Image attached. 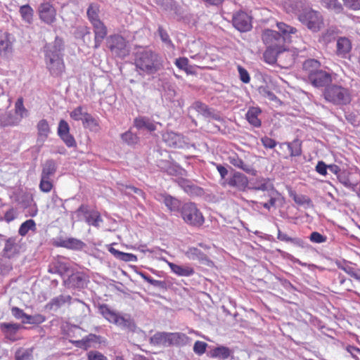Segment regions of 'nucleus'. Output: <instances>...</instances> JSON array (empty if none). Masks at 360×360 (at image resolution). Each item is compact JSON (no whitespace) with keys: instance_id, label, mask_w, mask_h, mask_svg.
Instances as JSON below:
<instances>
[{"instance_id":"f257e3e1","label":"nucleus","mask_w":360,"mask_h":360,"mask_svg":"<svg viewBox=\"0 0 360 360\" xmlns=\"http://www.w3.org/2000/svg\"><path fill=\"white\" fill-rule=\"evenodd\" d=\"M64 49L63 41L59 37L44 46V59L46 68L52 76H60L65 69L62 51Z\"/></svg>"},{"instance_id":"f03ea898","label":"nucleus","mask_w":360,"mask_h":360,"mask_svg":"<svg viewBox=\"0 0 360 360\" xmlns=\"http://www.w3.org/2000/svg\"><path fill=\"white\" fill-rule=\"evenodd\" d=\"M134 64L147 75L155 74L164 68L162 57L146 47H140L134 53Z\"/></svg>"},{"instance_id":"7ed1b4c3","label":"nucleus","mask_w":360,"mask_h":360,"mask_svg":"<svg viewBox=\"0 0 360 360\" xmlns=\"http://www.w3.org/2000/svg\"><path fill=\"white\" fill-rule=\"evenodd\" d=\"M276 27L278 32L269 29L264 30L262 41L266 46L287 50L285 44L291 42L292 34H295L297 30L283 22H278Z\"/></svg>"},{"instance_id":"20e7f679","label":"nucleus","mask_w":360,"mask_h":360,"mask_svg":"<svg viewBox=\"0 0 360 360\" xmlns=\"http://www.w3.org/2000/svg\"><path fill=\"white\" fill-rule=\"evenodd\" d=\"M323 96L327 102L335 105H346L352 101L349 89L335 84L326 86Z\"/></svg>"},{"instance_id":"39448f33","label":"nucleus","mask_w":360,"mask_h":360,"mask_svg":"<svg viewBox=\"0 0 360 360\" xmlns=\"http://www.w3.org/2000/svg\"><path fill=\"white\" fill-rule=\"evenodd\" d=\"M99 312L110 323H114L122 329L134 331L136 326L129 315L121 316L111 310L107 304L100 305Z\"/></svg>"},{"instance_id":"423d86ee","label":"nucleus","mask_w":360,"mask_h":360,"mask_svg":"<svg viewBox=\"0 0 360 360\" xmlns=\"http://www.w3.org/2000/svg\"><path fill=\"white\" fill-rule=\"evenodd\" d=\"M300 22L314 32H319L323 25L321 14L311 8H305L297 14Z\"/></svg>"},{"instance_id":"0eeeda50","label":"nucleus","mask_w":360,"mask_h":360,"mask_svg":"<svg viewBox=\"0 0 360 360\" xmlns=\"http://www.w3.org/2000/svg\"><path fill=\"white\" fill-rule=\"evenodd\" d=\"M181 215L186 224L193 226H200L205 221L202 214L193 202H187L182 205Z\"/></svg>"},{"instance_id":"6e6552de","label":"nucleus","mask_w":360,"mask_h":360,"mask_svg":"<svg viewBox=\"0 0 360 360\" xmlns=\"http://www.w3.org/2000/svg\"><path fill=\"white\" fill-rule=\"evenodd\" d=\"M106 46L115 56L123 58L129 50L127 49V41L120 34H112L106 39Z\"/></svg>"},{"instance_id":"1a4fd4ad","label":"nucleus","mask_w":360,"mask_h":360,"mask_svg":"<svg viewBox=\"0 0 360 360\" xmlns=\"http://www.w3.org/2000/svg\"><path fill=\"white\" fill-rule=\"evenodd\" d=\"M78 220L84 219L85 221L90 226L99 227L100 224L103 222V219L100 213L96 210H90L88 207L82 205L75 212Z\"/></svg>"},{"instance_id":"9d476101","label":"nucleus","mask_w":360,"mask_h":360,"mask_svg":"<svg viewBox=\"0 0 360 360\" xmlns=\"http://www.w3.org/2000/svg\"><path fill=\"white\" fill-rule=\"evenodd\" d=\"M3 242L4 243V246L1 252L2 257L12 259L19 254L20 247L18 244L17 237L6 238V236H4Z\"/></svg>"},{"instance_id":"9b49d317","label":"nucleus","mask_w":360,"mask_h":360,"mask_svg":"<svg viewBox=\"0 0 360 360\" xmlns=\"http://www.w3.org/2000/svg\"><path fill=\"white\" fill-rule=\"evenodd\" d=\"M333 81L331 73L325 70L320 69L312 77L307 79V82L316 88H322L328 86Z\"/></svg>"},{"instance_id":"f8f14e48","label":"nucleus","mask_w":360,"mask_h":360,"mask_svg":"<svg viewBox=\"0 0 360 360\" xmlns=\"http://www.w3.org/2000/svg\"><path fill=\"white\" fill-rule=\"evenodd\" d=\"M193 108L205 118H211L221 123L225 122L224 119L221 116L219 112H217L214 108H210L207 105L201 101H195L193 104Z\"/></svg>"},{"instance_id":"ddd939ff","label":"nucleus","mask_w":360,"mask_h":360,"mask_svg":"<svg viewBox=\"0 0 360 360\" xmlns=\"http://www.w3.org/2000/svg\"><path fill=\"white\" fill-rule=\"evenodd\" d=\"M232 23L233 27L240 32H248L252 27L250 17L243 11L233 15Z\"/></svg>"},{"instance_id":"4468645a","label":"nucleus","mask_w":360,"mask_h":360,"mask_svg":"<svg viewBox=\"0 0 360 360\" xmlns=\"http://www.w3.org/2000/svg\"><path fill=\"white\" fill-rule=\"evenodd\" d=\"M134 127L139 131H146L152 133L157 129L158 125H162L160 122L154 121L148 116H138L134 119Z\"/></svg>"},{"instance_id":"2eb2a0df","label":"nucleus","mask_w":360,"mask_h":360,"mask_svg":"<svg viewBox=\"0 0 360 360\" xmlns=\"http://www.w3.org/2000/svg\"><path fill=\"white\" fill-rule=\"evenodd\" d=\"M39 18L48 25H51L56 21V11L49 2L41 4L38 8Z\"/></svg>"},{"instance_id":"dca6fc26","label":"nucleus","mask_w":360,"mask_h":360,"mask_svg":"<svg viewBox=\"0 0 360 360\" xmlns=\"http://www.w3.org/2000/svg\"><path fill=\"white\" fill-rule=\"evenodd\" d=\"M163 141L169 147L174 148H184L186 145L184 136L180 134L166 131L162 134Z\"/></svg>"},{"instance_id":"f3484780","label":"nucleus","mask_w":360,"mask_h":360,"mask_svg":"<svg viewBox=\"0 0 360 360\" xmlns=\"http://www.w3.org/2000/svg\"><path fill=\"white\" fill-rule=\"evenodd\" d=\"M91 25L93 27V32L94 34V45L92 47L94 49H98L101 46L104 39H107L108 37V28L101 20Z\"/></svg>"},{"instance_id":"a211bd4d","label":"nucleus","mask_w":360,"mask_h":360,"mask_svg":"<svg viewBox=\"0 0 360 360\" xmlns=\"http://www.w3.org/2000/svg\"><path fill=\"white\" fill-rule=\"evenodd\" d=\"M164 262H165L167 265L169 266L171 271L178 276H184V277H189L193 276L195 274L194 269L188 265H178L171 262H169L166 259H162Z\"/></svg>"},{"instance_id":"6ab92c4d","label":"nucleus","mask_w":360,"mask_h":360,"mask_svg":"<svg viewBox=\"0 0 360 360\" xmlns=\"http://www.w3.org/2000/svg\"><path fill=\"white\" fill-rule=\"evenodd\" d=\"M15 41L14 36L8 32H5L0 39V53L6 57L11 55L13 45Z\"/></svg>"},{"instance_id":"aec40b11","label":"nucleus","mask_w":360,"mask_h":360,"mask_svg":"<svg viewBox=\"0 0 360 360\" xmlns=\"http://www.w3.org/2000/svg\"><path fill=\"white\" fill-rule=\"evenodd\" d=\"M322 68L321 63L314 58H309L302 64V71L306 77V81L312 77L316 72Z\"/></svg>"},{"instance_id":"412c9836","label":"nucleus","mask_w":360,"mask_h":360,"mask_svg":"<svg viewBox=\"0 0 360 360\" xmlns=\"http://www.w3.org/2000/svg\"><path fill=\"white\" fill-rule=\"evenodd\" d=\"M286 53L290 55L288 50L273 48L272 46H266V49L263 53V58L266 63L269 64H274L276 63L278 58L283 53Z\"/></svg>"},{"instance_id":"4be33fe9","label":"nucleus","mask_w":360,"mask_h":360,"mask_svg":"<svg viewBox=\"0 0 360 360\" xmlns=\"http://www.w3.org/2000/svg\"><path fill=\"white\" fill-rule=\"evenodd\" d=\"M22 328L19 323H1L0 330L7 339L15 341L16 340L15 335L18 330Z\"/></svg>"},{"instance_id":"5701e85b","label":"nucleus","mask_w":360,"mask_h":360,"mask_svg":"<svg viewBox=\"0 0 360 360\" xmlns=\"http://www.w3.org/2000/svg\"><path fill=\"white\" fill-rule=\"evenodd\" d=\"M87 277L82 273L77 272L72 274L69 278L65 281V284L69 287L75 288H83L87 283Z\"/></svg>"},{"instance_id":"b1692460","label":"nucleus","mask_w":360,"mask_h":360,"mask_svg":"<svg viewBox=\"0 0 360 360\" xmlns=\"http://www.w3.org/2000/svg\"><path fill=\"white\" fill-rule=\"evenodd\" d=\"M20 122V117L12 111L0 113V127H1L16 126Z\"/></svg>"},{"instance_id":"393cba45","label":"nucleus","mask_w":360,"mask_h":360,"mask_svg":"<svg viewBox=\"0 0 360 360\" xmlns=\"http://www.w3.org/2000/svg\"><path fill=\"white\" fill-rule=\"evenodd\" d=\"M101 339V336L97 335L96 334L90 333L88 335L84 337L81 340H73L72 343L78 348L87 349L91 346V343L99 342Z\"/></svg>"},{"instance_id":"a878e982","label":"nucleus","mask_w":360,"mask_h":360,"mask_svg":"<svg viewBox=\"0 0 360 360\" xmlns=\"http://www.w3.org/2000/svg\"><path fill=\"white\" fill-rule=\"evenodd\" d=\"M150 341L155 345H160L164 347L172 346L171 333H156L151 337Z\"/></svg>"},{"instance_id":"bb28decb","label":"nucleus","mask_w":360,"mask_h":360,"mask_svg":"<svg viewBox=\"0 0 360 360\" xmlns=\"http://www.w3.org/2000/svg\"><path fill=\"white\" fill-rule=\"evenodd\" d=\"M56 245L68 249L80 250L84 246V243L82 240L74 238H59L56 242Z\"/></svg>"},{"instance_id":"cd10ccee","label":"nucleus","mask_w":360,"mask_h":360,"mask_svg":"<svg viewBox=\"0 0 360 360\" xmlns=\"http://www.w3.org/2000/svg\"><path fill=\"white\" fill-rule=\"evenodd\" d=\"M262 113V110L259 107H250L248 108L245 114V118L248 122L254 127H260L262 125L261 120L258 116Z\"/></svg>"},{"instance_id":"c85d7f7f","label":"nucleus","mask_w":360,"mask_h":360,"mask_svg":"<svg viewBox=\"0 0 360 360\" xmlns=\"http://www.w3.org/2000/svg\"><path fill=\"white\" fill-rule=\"evenodd\" d=\"M336 53L339 56L346 57L352 49V43L350 40L345 37H340L337 40Z\"/></svg>"},{"instance_id":"c756f323","label":"nucleus","mask_w":360,"mask_h":360,"mask_svg":"<svg viewBox=\"0 0 360 360\" xmlns=\"http://www.w3.org/2000/svg\"><path fill=\"white\" fill-rule=\"evenodd\" d=\"M186 193L192 196H200L204 192L202 188L195 185L193 181H177Z\"/></svg>"},{"instance_id":"7c9ffc66","label":"nucleus","mask_w":360,"mask_h":360,"mask_svg":"<svg viewBox=\"0 0 360 360\" xmlns=\"http://www.w3.org/2000/svg\"><path fill=\"white\" fill-rule=\"evenodd\" d=\"M100 7L98 3L92 2L89 4L86 10V17L91 24L101 20L99 16Z\"/></svg>"},{"instance_id":"2f4dec72","label":"nucleus","mask_w":360,"mask_h":360,"mask_svg":"<svg viewBox=\"0 0 360 360\" xmlns=\"http://www.w3.org/2000/svg\"><path fill=\"white\" fill-rule=\"evenodd\" d=\"M57 166L55 160L51 159L46 160L42 165L41 180L49 179L56 172Z\"/></svg>"},{"instance_id":"473e14b6","label":"nucleus","mask_w":360,"mask_h":360,"mask_svg":"<svg viewBox=\"0 0 360 360\" xmlns=\"http://www.w3.org/2000/svg\"><path fill=\"white\" fill-rule=\"evenodd\" d=\"M229 160V162L232 165L243 169L248 174H255L256 172V171L250 165L245 163L242 159L238 158L237 155L230 156Z\"/></svg>"},{"instance_id":"72a5a7b5","label":"nucleus","mask_w":360,"mask_h":360,"mask_svg":"<svg viewBox=\"0 0 360 360\" xmlns=\"http://www.w3.org/2000/svg\"><path fill=\"white\" fill-rule=\"evenodd\" d=\"M232 354V351L227 347L219 346L212 349L209 356L211 358H219L221 359H227Z\"/></svg>"},{"instance_id":"f704fd0d","label":"nucleus","mask_w":360,"mask_h":360,"mask_svg":"<svg viewBox=\"0 0 360 360\" xmlns=\"http://www.w3.org/2000/svg\"><path fill=\"white\" fill-rule=\"evenodd\" d=\"M172 346L183 347L189 345L191 338L182 333H171Z\"/></svg>"},{"instance_id":"c9c22d12","label":"nucleus","mask_w":360,"mask_h":360,"mask_svg":"<svg viewBox=\"0 0 360 360\" xmlns=\"http://www.w3.org/2000/svg\"><path fill=\"white\" fill-rule=\"evenodd\" d=\"M108 251L117 259L124 262H133L137 261V257L131 253L121 252L115 248L110 247Z\"/></svg>"},{"instance_id":"e433bc0d","label":"nucleus","mask_w":360,"mask_h":360,"mask_svg":"<svg viewBox=\"0 0 360 360\" xmlns=\"http://www.w3.org/2000/svg\"><path fill=\"white\" fill-rule=\"evenodd\" d=\"M227 182L228 184L231 186H237L240 184V182H242V185L245 186L249 189H255V190H262L265 191L268 188L269 186L267 184L263 183L259 184L257 186H255V184L257 183H261L262 181H224V183Z\"/></svg>"},{"instance_id":"4c0bfd02","label":"nucleus","mask_w":360,"mask_h":360,"mask_svg":"<svg viewBox=\"0 0 360 360\" xmlns=\"http://www.w3.org/2000/svg\"><path fill=\"white\" fill-rule=\"evenodd\" d=\"M166 171L169 175L179 176L178 180H186L183 177L186 175V171L178 165L167 163Z\"/></svg>"},{"instance_id":"58836bf2","label":"nucleus","mask_w":360,"mask_h":360,"mask_svg":"<svg viewBox=\"0 0 360 360\" xmlns=\"http://www.w3.org/2000/svg\"><path fill=\"white\" fill-rule=\"evenodd\" d=\"M82 124L84 127L88 128L91 131H97L99 130L98 120L88 112H85L84 117L82 119Z\"/></svg>"},{"instance_id":"ea45409f","label":"nucleus","mask_w":360,"mask_h":360,"mask_svg":"<svg viewBox=\"0 0 360 360\" xmlns=\"http://www.w3.org/2000/svg\"><path fill=\"white\" fill-rule=\"evenodd\" d=\"M72 297L70 295H60L54 298H53L48 305L50 307V309H58L62 307L65 303L70 302Z\"/></svg>"},{"instance_id":"a19ab883","label":"nucleus","mask_w":360,"mask_h":360,"mask_svg":"<svg viewBox=\"0 0 360 360\" xmlns=\"http://www.w3.org/2000/svg\"><path fill=\"white\" fill-rule=\"evenodd\" d=\"M19 12L23 21L28 24L32 23L34 10L29 4L20 6Z\"/></svg>"},{"instance_id":"79ce46f5","label":"nucleus","mask_w":360,"mask_h":360,"mask_svg":"<svg viewBox=\"0 0 360 360\" xmlns=\"http://www.w3.org/2000/svg\"><path fill=\"white\" fill-rule=\"evenodd\" d=\"M37 130H38V136L39 137L44 141H45L48 136H49V134L50 133V127H49V124L47 122L46 120L45 119H42L41 120L37 125Z\"/></svg>"},{"instance_id":"37998d69","label":"nucleus","mask_w":360,"mask_h":360,"mask_svg":"<svg viewBox=\"0 0 360 360\" xmlns=\"http://www.w3.org/2000/svg\"><path fill=\"white\" fill-rule=\"evenodd\" d=\"M165 206L171 211H177L180 208V201L169 195H162Z\"/></svg>"},{"instance_id":"c03bdc74","label":"nucleus","mask_w":360,"mask_h":360,"mask_svg":"<svg viewBox=\"0 0 360 360\" xmlns=\"http://www.w3.org/2000/svg\"><path fill=\"white\" fill-rule=\"evenodd\" d=\"M36 223L33 219H27L20 225L18 233L21 236H25L30 231H35Z\"/></svg>"},{"instance_id":"a18cd8bd","label":"nucleus","mask_w":360,"mask_h":360,"mask_svg":"<svg viewBox=\"0 0 360 360\" xmlns=\"http://www.w3.org/2000/svg\"><path fill=\"white\" fill-rule=\"evenodd\" d=\"M186 256L191 260H204L206 259V255L197 248H189L185 253Z\"/></svg>"},{"instance_id":"49530a36","label":"nucleus","mask_w":360,"mask_h":360,"mask_svg":"<svg viewBox=\"0 0 360 360\" xmlns=\"http://www.w3.org/2000/svg\"><path fill=\"white\" fill-rule=\"evenodd\" d=\"M168 15L176 21H181L184 19V11L182 7L175 1L172 8L168 11Z\"/></svg>"},{"instance_id":"de8ad7c7","label":"nucleus","mask_w":360,"mask_h":360,"mask_svg":"<svg viewBox=\"0 0 360 360\" xmlns=\"http://www.w3.org/2000/svg\"><path fill=\"white\" fill-rule=\"evenodd\" d=\"M321 4L336 13H340L343 11V7L338 0H321Z\"/></svg>"},{"instance_id":"09e8293b","label":"nucleus","mask_w":360,"mask_h":360,"mask_svg":"<svg viewBox=\"0 0 360 360\" xmlns=\"http://www.w3.org/2000/svg\"><path fill=\"white\" fill-rule=\"evenodd\" d=\"M122 140L129 146L135 145L139 141V137L131 130L121 134Z\"/></svg>"},{"instance_id":"8fccbe9b","label":"nucleus","mask_w":360,"mask_h":360,"mask_svg":"<svg viewBox=\"0 0 360 360\" xmlns=\"http://www.w3.org/2000/svg\"><path fill=\"white\" fill-rule=\"evenodd\" d=\"M33 349L32 348H20L15 354V360H32Z\"/></svg>"},{"instance_id":"3c124183","label":"nucleus","mask_w":360,"mask_h":360,"mask_svg":"<svg viewBox=\"0 0 360 360\" xmlns=\"http://www.w3.org/2000/svg\"><path fill=\"white\" fill-rule=\"evenodd\" d=\"M158 33L159 37H160L161 41L169 48H174V44L171 40L169 35L167 31L163 28L162 25H159L158 28Z\"/></svg>"},{"instance_id":"603ef678","label":"nucleus","mask_w":360,"mask_h":360,"mask_svg":"<svg viewBox=\"0 0 360 360\" xmlns=\"http://www.w3.org/2000/svg\"><path fill=\"white\" fill-rule=\"evenodd\" d=\"M290 196L292 197L294 201L300 205L308 207L311 203V200L307 196L298 195L292 191H290Z\"/></svg>"},{"instance_id":"864d4df0","label":"nucleus","mask_w":360,"mask_h":360,"mask_svg":"<svg viewBox=\"0 0 360 360\" xmlns=\"http://www.w3.org/2000/svg\"><path fill=\"white\" fill-rule=\"evenodd\" d=\"M258 91L260 95L268 98L271 101H276L278 100V97L271 90V88L268 85L260 86L258 88Z\"/></svg>"},{"instance_id":"5fc2aeb1","label":"nucleus","mask_w":360,"mask_h":360,"mask_svg":"<svg viewBox=\"0 0 360 360\" xmlns=\"http://www.w3.org/2000/svg\"><path fill=\"white\" fill-rule=\"evenodd\" d=\"M13 113L18 115V117H20V121L24 117L27 116L28 111L23 105L22 98H19L15 102V112Z\"/></svg>"},{"instance_id":"6e6d98bb","label":"nucleus","mask_w":360,"mask_h":360,"mask_svg":"<svg viewBox=\"0 0 360 360\" xmlns=\"http://www.w3.org/2000/svg\"><path fill=\"white\" fill-rule=\"evenodd\" d=\"M288 148L291 156H299L302 153L301 141L298 139H295L293 141L288 143Z\"/></svg>"},{"instance_id":"4d7b16f0","label":"nucleus","mask_w":360,"mask_h":360,"mask_svg":"<svg viewBox=\"0 0 360 360\" xmlns=\"http://www.w3.org/2000/svg\"><path fill=\"white\" fill-rule=\"evenodd\" d=\"M46 321V317L40 314L27 315V320H22V323L40 324Z\"/></svg>"},{"instance_id":"13d9d810","label":"nucleus","mask_w":360,"mask_h":360,"mask_svg":"<svg viewBox=\"0 0 360 360\" xmlns=\"http://www.w3.org/2000/svg\"><path fill=\"white\" fill-rule=\"evenodd\" d=\"M27 207L24 208L25 213L27 217H35L38 213V208L36 202L34 201L33 198H30L28 200Z\"/></svg>"},{"instance_id":"bf43d9fd","label":"nucleus","mask_w":360,"mask_h":360,"mask_svg":"<svg viewBox=\"0 0 360 360\" xmlns=\"http://www.w3.org/2000/svg\"><path fill=\"white\" fill-rule=\"evenodd\" d=\"M345 170L340 166H338L335 164L328 165V172L329 173L328 175L335 174L338 179V180H342L343 178L342 174Z\"/></svg>"},{"instance_id":"052dcab7","label":"nucleus","mask_w":360,"mask_h":360,"mask_svg":"<svg viewBox=\"0 0 360 360\" xmlns=\"http://www.w3.org/2000/svg\"><path fill=\"white\" fill-rule=\"evenodd\" d=\"M174 64L178 68L185 71L187 74L191 73V68L188 65V59L186 57H180L175 60Z\"/></svg>"},{"instance_id":"680f3d73","label":"nucleus","mask_w":360,"mask_h":360,"mask_svg":"<svg viewBox=\"0 0 360 360\" xmlns=\"http://www.w3.org/2000/svg\"><path fill=\"white\" fill-rule=\"evenodd\" d=\"M208 345L202 341L197 340L193 345V352L198 356L202 355L205 352Z\"/></svg>"},{"instance_id":"e2e57ef3","label":"nucleus","mask_w":360,"mask_h":360,"mask_svg":"<svg viewBox=\"0 0 360 360\" xmlns=\"http://www.w3.org/2000/svg\"><path fill=\"white\" fill-rule=\"evenodd\" d=\"M62 141L64 142V143L66 145L68 148H75L77 147V143L74 138V136L70 134V133L65 134V135H63L62 136H59Z\"/></svg>"},{"instance_id":"0e129e2a","label":"nucleus","mask_w":360,"mask_h":360,"mask_svg":"<svg viewBox=\"0 0 360 360\" xmlns=\"http://www.w3.org/2000/svg\"><path fill=\"white\" fill-rule=\"evenodd\" d=\"M85 112H83V108L82 106H78L70 112V115L74 120L82 121V119L84 117Z\"/></svg>"},{"instance_id":"69168bd1","label":"nucleus","mask_w":360,"mask_h":360,"mask_svg":"<svg viewBox=\"0 0 360 360\" xmlns=\"http://www.w3.org/2000/svg\"><path fill=\"white\" fill-rule=\"evenodd\" d=\"M309 240L314 243H323L327 240V237L317 231L312 232L309 236Z\"/></svg>"},{"instance_id":"338daca9","label":"nucleus","mask_w":360,"mask_h":360,"mask_svg":"<svg viewBox=\"0 0 360 360\" xmlns=\"http://www.w3.org/2000/svg\"><path fill=\"white\" fill-rule=\"evenodd\" d=\"M55 262L57 265L59 275L61 276L69 271L70 264L67 262L64 261L63 259H58L55 261Z\"/></svg>"},{"instance_id":"774afa93","label":"nucleus","mask_w":360,"mask_h":360,"mask_svg":"<svg viewBox=\"0 0 360 360\" xmlns=\"http://www.w3.org/2000/svg\"><path fill=\"white\" fill-rule=\"evenodd\" d=\"M345 350L350 354L355 360H360V349L351 345L345 347Z\"/></svg>"}]
</instances>
